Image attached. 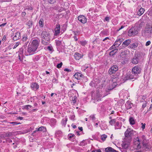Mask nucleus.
<instances>
[{
	"label": "nucleus",
	"mask_w": 152,
	"mask_h": 152,
	"mask_svg": "<svg viewBox=\"0 0 152 152\" xmlns=\"http://www.w3.org/2000/svg\"><path fill=\"white\" fill-rule=\"evenodd\" d=\"M139 61L138 58L136 57L133 58L132 61V62L135 64L138 63Z\"/></svg>",
	"instance_id": "b1692460"
},
{
	"label": "nucleus",
	"mask_w": 152,
	"mask_h": 152,
	"mask_svg": "<svg viewBox=\"0 0 152 152\" xmlns=\"http://www.w3.org/2000/svg\"><path fill=\"white\" fill-rule=\"evenodd\" d=\"M141 71V68L137 65H136L132 68V72L133 74H134L137 76L138 74L140 73Z\"/></svg>",
	"instance_id": "39448f33"
},
{
	"label": "nucleus",
	"mask_w": 152,
	"mask_h": 152,
	"mask_svg": "<svg viewBox=\"0 0 152 152\" xmlns=\"http://www.w3.org/2000/svg\"><path fill=\"white\" fill-rule=\"evenodd\" d=\"M60 25H56V27L54 29V36L58 35L60 32Z\"/></svg>",
	"instance_id": "9b49d317"
},
{
	"label": "nucleus",
	"mask_w": 152,
	"mask_h": 152,
	"mask_svg": "<svg viewBox=\"0 0 152 152\" xmlns=\"http://www.w3.org/2000/svg\"><path fill=\"white\" fill-rule=\"evenodd\" d=\"M88 68V66L86 64L84 66H82V69L83 71L85 72H86L87 71L86 70V69Z\"/></svg>",
	"instance_id": "72a5a7b5"
},
{
	"label": "nucleus",
	"mask_w": 152,
	"mask_h": 152,
	"mask_svg": "<svg viewBox=\"0 0 152 152\" xmlns=\"http://www.w3.org/2000/svg\"><path fill=\"white\" fill-rule=\"evenodd\" d=\"M115 122V119H112L110 120L109 121V123L111 125H113L114 124Z\"/></svg>",
	"instance_id": "e433bc0d"
},
{
	"label": "nucleus",
	"mask_w": 152,
	"mask_h": 152,
	"mask_svg": "<svg viewBox=\"0 0 152 152\" xmlns=\"http://www.w3.org/2000/svg\"><path fill=\"white\" fill-rule=\"evenodd\" d=\"M39 25L40 26L42 27L43 26V20L42 19H40L39 21Z\"/></svg>",
	"instance_id": "2f4dec72"
},
{
	"label": "nucleus",
	"mask_w": 152,
	"mask_h": 152,
	"mask_svg": "<svg viewBox=\"0 0 152 152\" xmlns=\"http://www.w3.org/2000/svg\"><path fill=\"white\" fill-rule=\"evenodd\" d=\"M107 137V135L105 134H103L101 136V139L103 141H104L106 138Z\"/></svg>",
	"instance_id": "c9c22d12"
},
{
	"label": "nucleus",
	"mask_w": 152,
	"mask_h": 152,
	"mask_svg": "<svg viewBox=\"0 0 152 152\" xmlns=\"http://www.w3.org/2000/svg\"><path fill=\"white\" fill-rule=\"evenodd\" d=\"M81 44L83 45H84L86 44V42H81Z\"/></svg>",
	"instance_id": "13d9d810"
},
{
	"label": "nucleus",
	"mask_w": 152,
	"mask_h": 152,
	"mask_svg": "<svg viewBox=\"0 0 152 152\" xmlns=\"http://www.w3.org/2000/svg\"><path fill=\"white\" fill-rule=\"evenodd\" d=\"M42 42L44 45H46L48 42L50 40V34L46 31H43L41 34Z\"/></svg>",
	"instance_id": "f03ea898"
},
{
	"label": "nucleus",
	"mask_w": 152,
	"mask_h": 152,
	"mask_svg": "<svg viewBox=\"0 0 152 152\" xmlns=\"http://www.w3.org/2000/svg\"><path fill=\"white\" fill-rule=\"evenodd\" d=\"M134 147L137 149H139L141 148V146L140 145V141L138 137H137L134 140Z\"/></svg>",
	"instance_id": "0eeeda50"
},
{
	"label": "nucleus",
	"mask_w": 152,
	"mask_h": 152,
	"mask_svg": "<svg viewBox=\"0 0 152 152\" xmlns=\"http://www.w3.org/2000/svg\"><path fill=\"white\" fill-rule=\"evenodd\" d=\"M76 97L75 96H74V97H72V100L73 102L74 103H75L76 102Z\"/></svg>",
	"instance_id": "37998d69"
},
{
	"label": "nucleus",
	"mask_w": 152,
	"mask_h": 152,
	"mask_svg": "<svg viewBox=\"0 0 152 152\" xmlns=\"http://www.w3.org/2000/svg\"><path fill=\"white\" fill-rule=\"evenodd\" d=\"M146 103H144L142 105V107L143 108L145 107L146 106Z\"/></svg>",
	"instance_id": "680f3d73"
},
{
	"label": "nucleus",
	"mask_w": 152,
	"mask_h": 152,
	"mask_svg": "<svg viewBox=\"0 0 152 152\" xmlns=\"http://www.w3.org/2000/svg\"><path fill=\"white\" fill-rule=\"evenodd\" d=\"M132 105H133L132 103H131L130 101H127V102H126L125 104V107L126 108L127 110L130 109L132 107Z\"/></svg>",
	"instance_id": "f3484780"
},
{
	"label": "nucleus",
	"mask_w": 152,
	"mask_h": 152,
	"mask_svg": "<svg viewBox=\"0 0 152 152\" xmlns=\"http://www.w3.org/2000/svg\"><path fill=\"white\" fill-rule=\"evenodd\" d=\"M27 39V37L25 36L23 37V39H22V40L23 41H26V40Z\"/></svg>",
	"instance_id": "09e8293b"
},
{
	"label": "nucleus",
	"mask_w": 152,
	"mask_h": 152,
	"mask_svg": "<svg viewBox=\"0 0 152 152\" xmlns=\"http://www.w3.org/2000/svg\"><path fill=\"white\" fill-rule=\"evenodd\" d=\"M56 45L57 46H60L61 44V42L58 40H56Z\"/></svg>",
	"instance_id": "4c0bfd02"
},
{
	"label": "nucleus",
	"mask_w": 152,
	"mask_h": 152,
	"mask_svg": "<svg viewBox=\"0 0 152 152\" xmlns=\"http://www.w3.org/2000/svg\"><path fill=\"white\" fill-rule=\"evenodd\" d=\"M6 24V23H3L1 25H0V27L4 26Z\"/></svg>",
	"instance_id": "052dcab7"
},
{
	"label": "nucleus",
	"mask_w": 152,
	"mask_h": 152,
	"mask_svg": "<svg viewBox=\"0 0 152 152\" xmlns=\"http://www.w3.org/2000/svg\"><path fill=\"white\" fill-rule=\"evenodd\" d=\"M39 59V57L38 56H37L35 57L34 59V61H38Z\"/></svg>",
	"instance_id": "ea45409f"
},
{
	"label": "nucleus",
	"mask_w": 152,
	"mask_h": 152,
	"mask_svg": "<svg viewBox=\"0 0 152 152\" xmlns=\"http://www.w3.org/2000/svg\"><path fill=\"white\" fill-rule=\"evenodd\" d=\"M118 49H114L113 50L111 51L110 53V56H113L115 54V53L117 52L118 51Z\"/></svg>",
	"instance_id": "cd10ccee"
},
{
	"label": "nucleus",
	"mask_w": 152,
	"mask_h": 152,
	"mask_svg": "<svg viewBox=\"0 0 152 152\" xmlns=\"http://www.w3.org/2000/svg\"><path fill=\"white\" fill-rule=\"evenodd\" d=\"M115 47V46H114V44H113V45L110 48V49L112 50V49H113Z\"/></svg>",
	"instance_id": "0e129e2a"
},
{
	"label": "nucleus",
	"mask_w": 152,
	"mask_h": 152,
	"mask_svg": "<svg viewBox=\"0 0 152 152\" xmlns=\"http://www.w3.org/2000/svg\"><path fill=\"white\" fill-rule=\"evenodd\" d=\"M57 81V80L56 79V78H53L52 80V82L53 83H56Z\"/></svg>",
	"instance_id": "8fccbe9b"
},
{
	"label": "nucleus",
	"mask_w": 152,
	"mask_h": 152,
	"mask_svg": "<svg viewBox=\"0 0 152 152\" xmlns=\"http://www.w3.org/2000/svg\"><path fill=\"white\" fill-rule=\"evenodd\" d=\"M31 87L33 90H37L39 88L38 85L36 83H34L31 84Z\"/></svg>",
	"instance_id": "2eb2a0df"
},
{
	"label": "nucleus",
	"mask_w": 152,
	"mask_h": 152,
	"mask_svg": "<svg viewBox=\"0 0 152 152\" xmlns=\"http://www.w3.org/2000/svg\"><path fill=\"white\" fill-rule=\"evenodd\" d=\"M56 1V0H49V2L51 4L53 3Z\"/></svg>",
	"instance_id": "6e6d98bb"
},
{
	"label": "nucleus",
	"mask_w": 152,
	"mask_h": 152,
	"mask_svg": "<svg viewBox=\"0 0 152 152\" xmlns=\"http://www.w3.org/2000/svg\"><path fill=\"white\" fill-rule=\"evenodd\" d=\"M12 135V133L10 132L5 133L4 134V136L5 137H10Z\"/></svg>",
	"instance_id": "58836bf2"
},
{
	"label": "nucleus",
	"mask_w": 152,
	"mask_h": 152,
	"mask_svg": "<svg viewBox=\"0 0 152 152\" xmlns=\"http://www.w3.org/2000/svg\"><path fill=\"white\" fill-rule=\"evenodd\" d=\"M129 121L131 124L133 125L135 123L134 121L133 118L131 117L129 119Z\"/></svg>",
	"instance_id": "473e14b6"
},
{
	"label": "nucleus",
	"mask_w": 152,
	"mask_h": 152,
	"mask_svg": "<svg viewBox=\"0 0 152 152\" xmlns=\"http://www.w3.org/2000/svg\"><path fill=\"white\" fill-rule=\"evenodd\" d=\"M90 117L92 119V120H94L95 119V117L94 115H91Z\"/></svg>",
	"instance_id": "864d4df0"
},
{
	"label": "nucleus",
	"mask_w": 152,
	"mask_h": 152,
	"mask_svg": "<svg viewBox=\"0 0 152 152\" xmlns=\"http://www.w3.org/2000/svg\"><path fill=\"white\" fill-rule=\"evenodd\" d=\"M124 27V26H121V28H119L118 30V31L120 30L121 29L123 28Z\"/></svg>",
	"instance_id": "69168bd1"
},
{
	"label": "nucleus",
	"mask_w": 152,
	"mask_h": 152,
	"mask_svg": "<svg viewBox=\"0 0 152 152\" xmlns=\"http://www.w3.org/2000/svg\"><path fill=\"white\" fill-rule=\"evenodd\" d=\"M105 20L107 21H109V18L108 17H107L105 18Z\"/></svg>",
	"instance_id": "bf43d9fd"
},
{
	"label": "nucleus",
	"mask_w": 152,
	"mask_h": 152,
	"mask_svg": "<svg viewBox=\"0 0 152 152\" xmlns=\"http://www.w3.org/2000/svg\"><path fill=\"white\" fill-rule=\"evenodd\" d=\"M151 42L150 41H148L145 44V45L146 46H148L151 44Z\"/></svg>",
	"instance_id": "de8ad7c7"
},
{
	"label": "nucleus",
	"mask_w": 152,
	"mask_h": 152,
	"mask_svg": "<svg viewBox=\"0 0 152 152\" xmlns=\"http://www.w3.org/2000/svg\"><path fill=\"white\" fill-rule=\"evenodd\" d=\"M131 140H129L126 138H124L121 144L122 148L124 149L127 148L129 146Z\"/></svg>",
	"instance_id": "423d86ee"
},
{
	"label": "nucleus",
	"mask_w": 152,
	"mask_h": 152,
	"mask_svg": "<svg viewBox=\"0 0 152 152\" xmlns=\"http://www.w3.org/2000/svg\"><path fill=\"white\" fill-rule=\"evenodd\" d=\"M19 42H17L16 44L14 45L13 47V49H15V48L18 46L19 45Z\"/></svg>",
	"instance_id": "79ce46f5"
},
{
	"label": "nucleus",
	"mask_w": 152,
	"mask_h": 152,
	"mask_svg": "<svg viewBox=\"0 0 152 152\" xmlns=\"http://www.w3.org/2000/svg\"><path fill=\"white\" fill-rule=\"evenodd\" d=\"M79 129L80 130V131H82L83 130V128L82 127H78Z\"/></svg>",
	"instance_id": "338daca9"
},
{
	"label": "nucleus",
	"mask_w": 152,
	"mask_h": 152,
	"mask_svg": "<svg viewBox=\"0 0 152 152\" xmlns=\"http://www.w3.org/2000/svg\"><path fill=\"white\" fill-rule=\"evenodd\" d=\"M39 41L37 40H34L30 45L27 47V52L28 53L26 55H31L36 53L37 48L39 44Z\"/></svg>",
	"instance_id": "f257e3e1"
},
{
	"label": "nucleus",
	"mask_w": 152,
	"mask_h": 152,
	"mask_svg": "<svg viewBox=\"0 0 152 152\" xmlns=\"http://www.w3.org/2000/svg\"><path fill=\"white\" fill-rule=\"evenodd\" d=\"M74 56L75 58L77 60H79L82 57V55L78 53H75Z\"/></svg>",
	"instance_id": "393cba45"
},
{
	"label": "nucleus",
	"mask_w": 152,
	"mask_h": 152,
	"mask_svg": "<svg viewBox=\"0 0 152 152\" xmlns=\"http://www.w3.org/2000/svg\"><path fill=\"white\" fill-rule=\"evenodd\" d=\"M92 152H101V151L100 150H96L92 151Z\"/></svg>",
	"instance_id": "4d7b16f0"
},
{
	"label": "nucleus",
	"mask_w": 152,
	"mask_h": 152,
	"mask_svg": "<svg viewBox=\"0 0 152 152\" xmlns=\"http://www.w3.org/2000/svg\"><path fill=\"white\" fill-rule=\"evenodd\" d=\"M20 38V33L19 32H17L15 34L14 36L13 37V39L14 40H17Z\"/></svg>",
	"instance_id": "6ab92c4d"
},
{
	"label": "nucleus",
	"mask_w": 152,
	"mask_h": 152,
	"mask_svg": "<svg viewBox=\"0 0 152 152\" xmlns=\"http://www.w3.org/2000/svg\"><path fill=\"white\" fill-rule=\"evenodd\" d=\"M142 128L143 129H144L145 127V124H143V123H141Z\"/></svg>",
	"instance_id": "603ef678"
},
{
	"label": "nucleus",
	"mask_w": 152,
	"mask_h": 152,
	"mask_svg": "<svg viewBox=\"0 0 152 152\" xmlns=\"http://www.w3.org/2000/svg\"><path fill=\"white\" fill-rule=\"evenodd\" d=\"M64 71L67 72H70L71 71V70L70 69L67 68L65 69H64Z\"/></svg>",
	"instance_id": "5fc2aeb1"
},
{
	"label": "nucleus",
	"mask_w": 152,
	"mask_h": 152,
	"mask_svg": "<svg viewBox=\"0 0 152 152\" xmlns=\"http://www.w3.org/2000/svg\"><path fill=\"white\" fill-rule=\"evenodd\" d=\"M129 74L130 80H135L137 78V76L134 74H133L132 73H129Z\"/></svg>",
	"instance_id": "4be33fe9"
},
{
	"label": "nucleus",
	"mask_w": 152,
	"mask_h": 152,
	"mask_svg": "<svg viewBox=\"0 0 152 152\" xmlns=\"http://www.w3.org/2000/svg\"><path fill=\"white\" fill-rule=\"evenodd\" d=\"M36 130L34 131L33 133L36 132L37 131H42L43 132H45L46 131V128L44 126H41L39 128H37L36 129Z\"/></svg>",
	"instance_id": "4468645a"
},
{
	"label": "nucleus",
	"mask_w": 152,
	"mask_h": 152,
	"mask_svg": "<svg viewBox=\"0 0 152 152\" xmlns=\"http://www.w3.org/2000/svg\"><path fill=\"white\" fill-rule=\"evenodd\" d=\"M78 19L79 21L83 23H85L87 22L86 18L83 15L79 16L78 17Z\"/></svg>",
	"instance_id": "f8f14e48"
},
{
	"label": "nucleus",
	"mask_w": 152,
	"mask_h": 152,
	"mask_svg": "<svg viewBox=\"0 0 152 152\" xmlns=\"http://www.w3.org/2000/svg\"><path fill=\"white\" fill-rule=\"evenodd\" d=\"M67 118H65V120H64V119H63L62 120V121L61 122L62 124V125L64 126H65L66 124V122L67 121Z\"/></svg>",
	"instance_id": "7c9ffc66"
},
{
	"label": "nucleus",
	"mask_w": 152,
	"mask_h": 152,
	"mask_svg": "<svg viewBox=\"0 0 152 152\" xmlns=\"http://www.w3.org/2000/svg\"><path fill=\"white\" fill-rule=\"evenodd\" d=\"M18 58L19 59L22 61L23 60V48H21L18 51Z\"/></svg>",
	"instance_id": "9d476101"
},
{
	"label": "nucleus",
	"mask_w": 152,
	"mask_h": 152,
	"mask_svg": "<svg viewBox=\"0 0 152 152\" xmlns=\"http://www.w3.org/2000/svg\"><path fill=\"white\" fill-rule=\"evenodd\" d=\"M102 97V94L100 93H98L96 94L95 97H94V99L95 100L97 101H99L101 100V97ZM94 98V97H93Z\"/></svg>",
	"instance_id": "ddd939ff"
},
{
	"label": "nucleus",
	"mask_w": 152,
	"mask_h": 152,
	"mask_svg": "<svg viewBox=\"0 0 152 152\" xmlns=\"http://www.w3.org/2000/svg\"><path fill=\"white\" fill-rule=\"evenodd\" d=\"M74 38L75 41H77V38L76 36H74Z\"/></svg>",
	"instance_id": "774afa93"
},
{
	"label": "nucleus",
	"mask_w": 152,
	"mask_h": 152,
	"mask_svg": "<svg viewBox=\"0 0 152 152\" xmlns=\"http://www.w3.org/2000/svg\"><path fill=\"white\" fill-rule=\"evenodd\" d=\"M138 31L137 28L133 27L130 29L128 33V35L129 36H134L138 34Z\"/></svg>",
	"instance_id": "20e7f679"
},
{
	"label": "nucleus",
	"mask_w": 152,
	"mask_h": 152,
	"mask_svg": "<svg viewBox=\"0 0 152 152\" xmlns=\"http://www.w3.org/2000/svg\"><path fill=\"white\" fill-rule=\"evenodd\" d=\"M50 51H51L53 50V48L50 46H48L47 48Z\"/></svg>",
	"instance_id": "49530a36"
},
{
	"label": "nucleus",
	"mask_w": 152,
	"mask_h": 152,
	"mask_svg": "<svg viewBox=\"0 0 152 152\" xmlns=\"http://www.w3.org/2000/svg\"><path fill=\"white\" fill-rule=\"evenodd\" d=\"M31 106L30 105H26L24 107L25 109H28V107H31Z\"/></svg>",
	"instance_id": "c03bdc74"
},
{
	"label": "nucleus",
	"mask_w": 152,
	"mask_h": 152,
	"mask_svg": "<svg viewBox=\"0 0 152 152\" xmlns=\"http://www.w3.org/2000/svg\"><path fill=\"white\" fill-rule=\"evenodd\" d=\"M105 152H118L110 147H108L105 149Z\"/></svg>",
	"instance_id": "412c9836"
},
{
	"label": "nucleus",
	"mask_w": 152,
	"mask_h": 152,
	"mask_svg": "<svg viewBox=\"0 0 152 152\" xmlns=\"http://www.w3.org/2000/svg\"><path fill=\"white\" fill-rule=\"evenodd\" d=\"M6 36L4 35V37L2 39V41H4L5 40H6Z\"/></svg>",
	"instance_id": "e2e57ef3"
},
{
	"label": "nucleus",
	"mask_w": 152,
	"mask_h": 152,
	"mask_svg": "<svg viewBox=\"0 0 152 152\" xmlns=\"http://www.w3.org/2000/svg\"><path fill=\"white\" fill-rule=\"evenodd\" d=\"M121 43V42L120 39L116 40L114 44V46H115V47H116L118 46Z\"/></svg>",
	"instance_id": "bb28decb"
},
{
	"label": "nucleus",
	"mask_w": 152,
	"mask_h": 152,
	"mask_svg": "<svg viewBox=\"0 0 152 152\" xmlns=\"http://www.w3.org/2000/svg\"><path fill=\"white\" fill-rule=\"evenodd\" d=\"M83 76L81 73L79 72L76 73L74 75L75 78L77 80H80L81 77Z\"/></svg>",
	"instance_id": "a211bd4d"
},
{
	"label": "nucleus",
	"mask_w": 152,
	"mask_h": 152,
	"mask_svg": "<svg viewBox=\"0 0 152 152\" xmlns=\"http://www.w3.org/2000/svg\"><path fill=\"white\" fill-rule=\"evenodd\" d=\"M131 39H128L125 40L123 42L122 45L124 47L128 46L131 42Z\"/></svg>",
	"instance_id": "aec40b11"
},
{
	"label": "nucleus",
	"mask_w": 152,
	"mask_h": 152,
	"mask_svg": "<svg viewBox=\"0 0 152 152\" xmlns=\"http://www.w3.org/2000/svg\"><path fill=\"white\" fill-rule=\"evenodd\" d=\"M118 70V67L117 66H113L109 69V73L110 75H112L113 73H115Z\"/></svg>",
	"instance_id": "1a4fd4ad"
},
{
	"label": "nucleus",
	"mask_w": 152,
	"mask_h": 152,
	"mask_svg": "<svg viewBox=\"0 0 152 152\" xmlns=\"http://www.w3.org/2000/svg\"><path fill=\"white\" fill-rule=\"evenodd\" d=\"M142 144L145 150L148 149L150 148V145L149 144H148V143H144L143 142H142Z\"/></svg>",
	"instance_id": "c85d7f7f"
},
{
	"label": "nucleus",
	"mask_w": 152,
	"mask_h": 152,
	"mask_svg": "<svg viewBox=\"0 0 152 152\" xmlns=\"http://www.w3.org/2000/svg\"><path fill=\"white\" fill-rule=\"evenodd\" d=\"M62 65V63L61 62L60 64H59L57 65V68H60L61 67Z\"/></svg>",
	"instance_id": "a19ab883"
},
{
	"label": "nucleus",
	"mask_w": 152,
	"mask_h": 152,
	"mask_svg": "<svg viewBox=\"0 0 152 152\" xmlns=\"http://www.w3.org/2000/svg\"><path fill=\"white\" fill-rule=\"evenodd\" d=\"M99 126L101 129L102 130H106L107 128L106 124L104 122H103L102 121L100 124Z\"/></svg>",
	"instance_id": "dca6fc26"
},
{
	"label": "nucleus",
	"mask_w": 152,
	"mask_h": 152,
	"mask_svg": "<svg viewBox=\"0 0 152 152\" xmlns=\"http://www.w3.org/2000/svg\"><path fill=\"white\" fill-rule=\"evenodd\" d=\"M125 137L124 138L128 139L129 140H132V136L133 135V131L130 129H127L125 132Z\"/></svg>",
	"instance_id": "7ed1b4c3"
},
{
	"label": "nucleus",
	"mask_w": 152,
	"mask_h": 152,
	"mask_svg": "<svg viewBox=\"0 0 152 152\" xmlns=\"http://www.w3.org/2000/svg\"><path fill=\"white\" fill-rule=\"evenodd\" d=\"M117 84L116 83H113V84L112 85V86L113 87L111 89H113L114 88H115L116 86L117 85Z\"/></svg>",
	"instance_id": "a18cd8bd"
},
{
	"label": "nucleus",
	"mask_w": 152,
	"mask_h": 152,
	"mask_svg": "<svg viewBox=\"0 0 152 152\" xmlns=\"http://www.w3.org/2000/svg\"><path fill=\"white\" fill-rule=\"evenodd\" d=\"M27 25L28 26L29 28L31 27L32 25V22L31 21L29 20L28 21L27 24Z\"/></svg>",
	"instance_id": "f704fd0d"
},
{
	"label": "nucleus",
	"mask_w": 152,
	"mask_h": 152,
	"mask_svg": "<svg viewBox=\"0 0 152 152\" xmlns=\"http://www.w3.org/2000/svg\"><path fill=\"white\" fill-rule=\"evenodd\" d=\"M10 124H12L13 125L18 124H19L17 122H10Z\"/></svg>",
	"instance_id": "3c124183"
},
{
	"label": "nucleus",
	"mask_w": 152,
	"mask_h": 152,
	"mask_svg": "<svg viewBox=\"0 0 152 152\" xmlns=\"http://www.w3.org/2000/svg\"><path fill=\"white\" fill-rule=\"evenodd\" d=\"M144 11L145 10L143 8H141L137 12L138 15L140 16H141L144 13Z\"/></svg>",
	"instance_id": "a878e982"
},
{
	"label": "nucleus",
	"mask_w": 152,
	"mask_h": 152,
	"mask_svg": "<svg viewBox=\"0 0 152 152\" xmlns=\"http://www.w3.org/2000/svg\"><path fill=\"white\" fill-rule=\"evenodd\" d=\"M123 78L124 80L126 81L128 80H129V73L126 74V75L123 76Z\"/></svg>",
	"instance_id": "c756f323"
},
{
	"label": "nucleus",
	"mask_w": 152,
	"mask_h": 152,
	"mask_svg": "<svg viewBox=\"0 0 152 152\" xmlns=\"http://www.w3.org/2000/svg\"><path fill=\"white\" fill-rule=\"evenodd\" d=\"M145 32L146 33L152 34V25H147L145 28Z\"/></svg>",
	"instance_id": "6e6552de"
},
{
	"label": "nucleus",
	"mask_w": 152,
	"mask_h": 152,
	"mask_svg": "<svg viewBox=\"0 0 152 152\" xmlns=\"http://www.w3.org/2000/svg\"><path fill=\"white\" fill-rule=\"evenodd\" d=\"M138 45L137 43H133L131 44L129 46V47L131 49H132L133 50H135L136 48L137 47Z\"/></svg>",
	"instance_id": "5701e85b"
}]
</instances>
